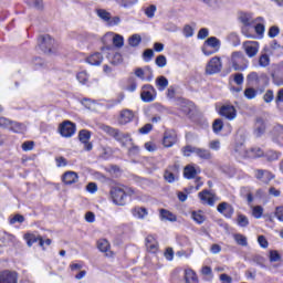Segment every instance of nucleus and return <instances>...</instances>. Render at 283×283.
Returning a JSON list of instances; mask_svg holds the SVG:
<instances>
[{"mask_svg": "<svg viewBox=\"0 0 283 283\" xmlns=\"http://www.w3.org/2000/svg\"><path fill=\"white\" fill-rule=\"evenodd\" d=\"M270 63H271V57H269V55L266 53L262 54L259 57L260 67H269Z\"/></svg>", "mask_w": 283, "mask_h": 283, "instance_id": "nucleus-39", "label": "nucleus"}, {"mask_svg": "<svg viewBox=\"0 0 283 283\" xmlns=\"http://www.w3.org/2000/svg\"><path fill=\"white\" fill-rule=\"evenodd\" d=\"M198 196L203 205H209V207L216 205V195L211 193V191L203 190L199 192Z\"/></svg>", "mask_w": 283, "mask_h": 283, "instance_id": "nucleus-15", "label": "nucleus"}, {"mask_svg": "<svg viewBox=\"0 0 283 283\" xmlns=\"http://www.w3.org/2000/svg\"><path fill=\"white\" fill-rule=\"evenodd\" d=\"M219 280L222 282V283H231L233 282V279L231 276H229L228 274H221L219 276Z\"/></svg>", "mask_w": 283, "mask_h": 283, "instance_id": "nucleus-64", "label": "nucleus"}, {"mask_svg": "<svg viewBox=\"0 0 283 283\" xmlns=\"http://www.w3.org/2000/svg\"><path fill=\"white\" fill-rule=\"evenodd\" d=\"M274 85H277V87L283 86V76L280 75H272Z\"/></svg>", "mask_w": 283, "mask_h": 283, "instance_id": "nucleus-61", "label": "nucleus"}, {"mask_svg": "<svg viewBox=\"0 0 283 283\" xmlns=\"http://www.w3.org/2000/svg\"><path fill=\"white\" fill-rule=\"evenodd\" d=\"M280 260H282V256L277 250L270 251V262H280Z\"/></svg>", "mask_w": 283, "mask_h": 283, "instance_id": "nucleus-49", "label": "nucleus"}, {"mask_svg": "<svg viewBox=\"0 0 283 283\" xmlns=\"http://www.w3.org/2000/svg\"><path fill=\"white\" fill-rule=\"evenodd\" d=\"M97 249H99L102 253H107L109 251V241L101 239L99 241H97Z\"/></svg>", "mask_w": 283, "mask_h": 283, "instance_id": "nucleus-33", "label": "nucleus"}, {"mask_svg": "<svg viewBox=\"0 0 283 283\" xmlns=\"http://www.w3.org/2000/svg\"><path fill=\"white\" fill-rule=\"evenodd\" d=\"M243 50L249 59H253L260 52V43L255 41L243 42Z\"/></svg>", "mask_w": 283, "mask_h": 283, "instance_id": "nucleus-9", "label": "nucleus"}, {"mask_svg": "<svg viewBox=\"0 0 283 283\" xmlns=\"http://www.w3.org/2000/svg\"><path fill=\"white\" fill-rule=\"evenodd\" d=\"M237 224L241 228H247L249 226V217L242 213L237 214Z\"/></svg>", "mask_w": 283, "mask_h": 283, "instance_id": "nucleus-31", "label": "nucleus"}, {"mask_svg": "<svg viewBox=\"0 0 283 283\" xmlns=\"http://www.w3.org/2000/svg\"><path fill=\"white\" fill-rule=\"evenodd\" d=\"M222 71V60H220L219 56L212 57L207 66H206V73L208 74H218V72Z\"/></svg>", "mask_w": 283, "mask_h": 283, "instance_id": "nucleus-8", "label": "nucleus"}, {"mask_svg": "<svg viewBox=\"0 0 283 283\" xmlns=\"http://www.w3.org/2000/svg\"><path fill=\"white\" fill-rule=\"evenodd\" d=\"M263 213H264V208H262V206L252 207V216L256 220H260V218H262Z\"/></svg>", "mask_w": 283, "mask_h": 283, "instance_id": "nucleus-37", "label": "nucleus"}, {"mask_svg": "<svg viewBox=\"0 0 283 283\" xmlns=\"http://www.w3.org/2000/svg\"><path fill=\"white\" fill-rule=\"evenodd\" d=\"M181 151H182V155L186 156V158H189V156H191V154H196V156L198 158H200L201 160H211L213 158L211 150H209L207 148L191 146V145L185 146L181 149Z\"/></svg>", "mask_w": 283, "mask_h": 283, "instance_id": "nucleus-3", "label": "nucleus"}, {"mask_svg": "<svg viewBox=\"0 0 283 283\" xmlns=\"http://www.w3.org/2000/svg\"><path fill=\"white\" fill-rule=\"evenodd\" d=\"M86 63H88L90 65H101V63H103V54L98 52L91 54L86 59Z\"/></svg>", "mask_w": 283, "mask_h": 283, "instance_id": "nucleus-24", "label": "nucleus"}, {"mask_svg": "<svg viewBox=\"0 0 283 283\" xmlns=\"http://www.w3.org/2000/svg\"><path fill=\"white\" fill-rule=\"evenodd\" d=\"M138 0H122L120 6L122 8H132V6H136Z\"/></svg>", "mask_w": 283, "mask_h": 283, "instance_id": "nucleus-54", "label": "nucleus"}, {"mask_svg": "<svg viewBox=\"0 0 283 283\" xmlns=\"http://www.w3.org/2000/svg\"><path fill=\"white\" fill-rule=\"evenodd\" d=\"M228 63L234 72H244V70L249 69V60L242 51L232 52L228 59Z\"/></svg>", "mask_w": 283, "mask_h": 283, "instance_id": "nucleus-1", "label": "nucleus"}, {"mask_svg": "<svg viewBox=\"0 0 283 283\" xmlns=\"http://www.w3.org/2000/svg\"><path fill=\"white\" fill-rule=\"evenodd\" d=\"M134 111L125 108L119 113L118 123L119 125H127L128 123H132V120H134Z\"/></svg>", "mask_w": 283, "mask_h": 283, "instance_id": "nucleus-13", "label": "nucleus"}, {"mask_svg": "<svg viewBox=\"0 0 283 283\" xmlns=\"http://www.w3.org/2000/svg\"><path fill=\"white\" fill-rule=\"evenodd\" d=\"M266 132V123L264 122V118L256 117L254 123V134L255 136L260 137L262 134Z\"/></svg>", "mask_w": 283, "mask_h": 283, "instance_id": "nucleus-18", "label": "nucleus"}, {"mask_svg": "<svg viewBox=\"0 0 283 283\" xmlns=\"http://www.w3.org/2000/svg\"><path fill=\"white\" fill-rule=\"evenodd\" d=\"M10 120H11V119H8V118H6V117H1V116H0V127H1L2 129H8V128L10 127Z\"/></svg>", "mask_w": 283, "mask_h": 283, "instance_id": "nucleus-60", "label": "nucleus"}, {"mask_svg": "<svg viewBox=\"0 0 283 283\" xmlns=\"http://www.w3.org/2000/svg\"><path fill=\"white\" fill-rule=\"evenodd\" d=\"M217 211L224 216V218L231 219L233 218V213H235V209L229 202H221L217 207Z\"/></svg>", "mask_w": 283, "mask_h": 283, "instance_id": "nucleus-11", "label": "nucleus"}, {"mask_svg": "<svg viewBox=\"0 0 283 283\" xmlns=\"http://www.w3.org/2000/svg\"><path fill=\"white\" fill-rule=\"evenodd\" d=\"M171 169H174V167H170L168 169H166L165 174H164V178L167 182H176V175H174V172L171 171Z\"/></svg>", "mask_w": 283, "mask_h": 283, "instance_id": "nucleus-38", "label": "nucleus"}, {"mask_svg": "<svg viewBox=\"0 0 283 283\" xmlns=\"http://www.w3.org/2000/svg\"><path fill=\"white\" fill-rule=\"evenodd\" d=\"M234 241L237 242V244H239L240 247H248L249 242L247 241V237L240 233H237L233 235Z\"/></svg>", "mask_w": 283, "mask_h": 283, "instance_id": "nucleus-36", "label": "nucleus"}, {"mask_svg": "<svg viewBox=\"0 0 283 283\" xmlns=\"http://www.w3.org/2000/svg\"><path fill=\"white\" fill-rule=\"evenodd\" d=\"M59 132L63 138H72L73 134H76V124L65 120L60 125Z\"/></svg>", "mask_w": 283, "mask_h": 283, "instance_id": "nucleus-6", "label": "nucleus"}, {"mask_svg": "<svg viewBox=\"0 0 283 283\" xmlns=\"http://www.w3.org/2000/svg\"><path fill=\"white\" fill-rule=\"evenodd\" d=\"M184 176L188 180H192V178H196V176H198V170L196 169V167L188 165L184 169Z\"/></svg>", "mask_w": 283, "mask_h": 283, "instance_id": "nucleus-25", "label": "nucleus"}, {"mask_svg": "<svg viewBox=\"0 0 283 283\" xmlns=\"http://www.w3.org/2000/svg\"><path fill=\"white\" fill-rule=\"evenodd\" d=\"M277 34H280V27L273 25L269 29L268 36H270V39H275Z\"/></svg>", "mask_w": 283, "mask_h": 283, "instance_id": "nucleus-47", "label": "nucleus"}, {"mask_svg": "<svg viewBox=\"0 0 283 283\" xmlns=\"http://www.w3.org/2000/svg\"><path fill=\"white\" fill-rule=\"evenodd\" d=\"M219 114L228 120H235V117L238 116V111H235V106L226 104L221 106Z\"/></svg>", "mask_w": 283, "mask_h": 283, "instance_id": "nucleus-10", "label": "nucleus"}, {"mask_svg": "<svg viewBox=\"0 0 283 283\" xmlns=\"http://www.w3.org/2000/svg\"><path fill=\"white\" fill-rule=\"evenodd\" d=\"M274 216L280 222H283V206H279L275 208Z\"/></svg>", "mask_w": 283, "mask_h": 283, "instance_id": "nucleus-55", "label": "nucleus"}, {"mask_svg": "<svg viewBox=\"0 0 283 283\" xmlns=\"http://www.w3.org/2000/svg\"><path fill=\"white\" fill-rule=\"evenodd\" d=\"M265 156H266V159L269 160V163H273L274 160H279L280 156H282V154H280L279 151H275V150H269Z\"/></svg>", "mask_w": 283, "mask_h": 283, "instance_id": "nucleus-41", "label": "nucleus"}, {"mask_svg": "<svg viewBox=\"0 0 283 283\" xmlns=\"http://www.w3.org/2000/svg\"><path fill=\"white\" fill-rule=\"evenodd\" d=\"M76 78L80 83H82V85H85V83H87V81H90V75L87 74V72L82 71V72L77 73Z\"/></svg>", "mask_w": 283, "mask_h": 283, "instance_id": "nucleus-45", "label": "nucleus"}, {"mask_svg": "<svg viewBox=\"0 0 283 283\" xmlns=\"http://www.w3.org/2000/svg\"><path fill=\"white\" fill-rule=\"evenodd\" d=\"M134 218H138L139 220H145L146 216L148 214L147 209L146 208H134L132 211Z\"/></svg>", "mask_w": 283, "mask_h": 283, "instance_id": "nucleus-27", "label": "nucleus"}, {"mask_svg": "<svg viewBox=\"0 0 283 283\" xmlns=\"http://www.w3.org/2000/svg\"><path fill=\"white\" fill-rule=\"evenodd\" d=\"M185 282L186 283H199L198 274L192 269L185 270Z\"/></svg>", "mask_w": 283, "mask_h": 283, "instance_id": "nucleus-23", "label": "nucleus"}, {"mask_svg": "<svg viewBox=\"0 0 283 283\" xmlns=\"http://www.w3.org/2000/svg\"><path fill=\"white\" fill-rule=\"evenodd\" d=\"M178 140V135L175 130H167L164 134V147H174Z\"/></svg>", "mask_w": 283, "mask_h": 283, "instance_id": "nucleus-14", "label": "nucleus"}, {"mask_svg": "<svg viewBox=\"0 0 283 283\" xmlns=\"http://www.w3.org/2000/svg\"><path fill=\"white\" fill-rule=\"evenodd\" d=\"M201 274L202 275H208L209 280H213V271L211 270V266H203L201 269Z\"/></svg>", "mask_w": 283, "mask_h": 283, "instance_id": "nucleus-50", "label": "nucleus"}, {"mask_svg": "<svg viewBox=\"0 0 283 283\" xmlns=\"http://www.w3.org/2000/svg\"><path fill=\"white\" fill-rule=\"evenodd\" d=\"M224 127V122H222V119H216L212 124V129L214 132V134H220V132H222Z\"/></svg>", "mask_w": 283, "mask_h": 283, "instance_id": "nucleus-40", "label": "nucleus"}, {"mask_svg": "<svg viewBox=\"0 0 283 283\" xmlns=\"http://www.w3.org/2000/svg\"><path fill=\"white\" fill-rule=\"evenodd\" d=\"M249 158H262L264 156V150L260 147H253L248 151Z\"/></svg>", "mask_w": 283, "mask_h": 283, "instance_id": "nucleus-30", "label": "nucleus"}, {"mask_svg": "<svg viewBox=\"0 0 283 283\" xmlns=\"http://www.w3.org/2000/svg\"><path fill=\"white\" fill-rule=\"evenodd\" d=\"M209 149H212L213 151H218L220 149V140H211L208 144Z\"/></svg>", "mask_w": 283, "mask_h": 283, "instance_id": "nucleus-56", "label": "nucleus"}, {"mask_svg": "<svg viewBox=\"0 0 283 283\" xmlns=\"http://www.w3.org/2000/svg\"><path fill=\"white\" fill-rule=\"evenodd\" d=\"M39 48L44 54H52L56 50V41L50 35H40L38 39Z\"/></svg>", "mask_w": 283, "mask_h": 283, "instance_id": "nucleus-5", "label": "nucleus"}, {"mask_svg": "<svg viewBox=\"0 0 283 283\" xmlns=\"http://www.w3.org/2000/svg\"><path fill=\"white\" fill-rule=\"evenodd\" d=\"M120 23V17H113L111 15L109 20L107 21V25L114 27Z\"/></svg>", "mask_w": 283, "mask_h": 283, "instance_id": "nucleus-58", "label": "nucleus"}, {"mask_svg": "<svg viewBox=\"0 0 283 283\" xmlns=\"http://www.w3.org/2000/svg\"><path fill=\"white\" fill-rule=\"evenodd\" d=\"M27 244L28 247H32V244L39 242V247H43V237L39 235H34V234H28L27 237Z\"/></svg>", "mask_w": 283, "mask_h": 283, "instance_id": "nucleus-26", "label": "nucleus"}, {"mask_svg": "<svg viewBox=\"0 0 283 283\" xmlns=\"http://www.w3.org/2000/svg\"><path fill=\"white\" fill-rule=\"evenodd\" d=\"M62 181L64 185H75V182H78V174L75 171H66L62 176Z\"/></svg>", "mask_w": 283, "mask_h": 283, "instance_id": "nucleus-19", "label": "nucleus"}, {"mask_svg": "<svg viewBox=\"0 0 283 283\" xmlns=\"http://www.w3.org/2000/svg\"><path fill=\"white\" fill-rule=\"evenodd\" d=\"M78 138L84 144L85 151H92L94 146L92 145V143H90V138H92V134L90 133V130H80Z\"/></svg>", "mask_w": 283, "mask_h": 283, "instance_id": "nucleus-12", "label": "nucleus"}, {"mask_svg": "<svg viewBox=\"0 0 283 283\" xmlns=\"http://www.w3.org/2000/svg\"><path fill=\"white\" fill-rule=\"evenodd\" d=\"M154 129V126L151 124H146L142 128H139V134H149Z\"/></svg>", "mask_w": 283, "mask_h": 283, "instance_id": "nucleus-62", "label": "nucleus"}, {"mask_svg": "<svg viewBox=\"0 0 283 283\" xmlns=\"http://www.w3.org/2000/svg\"><path fill=\"white\" fill-rule=\"evenodd\" d=\"M113 44L115 48H123V45H125V39L120 34H115L113 38Z\"/></svg>", "mask_w": 283, "mask_h": 283, "instance_id": "nucleus-43", "label": "nucleus"}, {"mask_svg": "<svg viewBox=\"0 0 283 283\" xmlns=\"http://www.w3.org/2000/svg\"><path fill=\"white\" fill-rule=\"evenodd\" d=\"M255 178L262 182H271L275 176L269 170L258 169L255 170Z\"/></svg>", "mask_w": 283, "mask_h": 283, "instance_id": "nucleus-17", "label": "nucleus"}, {"mask_svg": "<svg viewBox=\"0 0 283 283\" xmlns=\"http://www.w3.org/2000/svg\"><path fill=\"white\" fill-rule=\"evenodd\" d=\"M233 81L237 85H242L244 83V74L242 73H235L233 75Z\"/></svg>", "mask_w": 283, "mask_h": 283, "instance_id": "nucleus-53", "label": "nucleus"}, {"mask_svg": "<svg viewBox=\"0 0 283 283\" xmlns=\"http://www.w3.org/2000/svg\"><path fill=\"white\" fill-rule=\"evenodd\" d=\"M30 8H35V10H41L43 8V0H27Z\"/></svg>", "mask_w": 283, "mask_h": 283, "instance_id": "nucleus-44", "label": "nucleus"}, {"mask_svg": "<svg viewBox=\"0 0 283 283\" xmlns=\"http://www.w3.org/2000/svg\"><path fill=\"white\" fill-rule=\"evenodd\" d=\"M244 96L245 98L251 101L258 96V91H255V88H252V87L245 88Z\"/></svg>", "mask_w": 283, "mask_h": 283, "instance_id": "nucleus-46", "label": "nucleus"}, {"mask_svg": "<svg viewBox=\"0 0 283 283\" xmlns=\"http://www.w3.org/2000/svg\"><path fill=\"white\" fill-rule=\"evenodd\" d=\"M102 129L109 136H113V138L117 139L118 143L122 144V147H129L134 143L129 134L120 133L116 128H112L111 126H102Z\"/></svg>", "mask_w": 283, "mask_h": 283, "instance_id": "nucleus-4", "label": "nucleus"}, {"mask_svg": "<svg viewBox=\"0 0 283 283\" xmlns=\"http://www.w3.org/2000/svg\"><path fill=\"white\" fill-rule=\"evenodd\" d=\"M156 65L158 67H165L167 65V57L165 55H159L156 57Z\"/></svg>", "mask_w": 283, "mask_h": 283, "instance_id": "nucleus-52", "label": "nucleus"}, {"mask_svg": "<svg viewBox=\"0 0 283 283\" xmlns=\"http://www.w3.org/2000/svg\"><path fill=\"white\" fill-rule=\"evenodd\" d=\"M159 216L161 220H166L168 222H176L178 220V217L167 209H160Z\"/></svg>", "mask_w": 283, "mask_h": 283, "instance_id": "nucleus-22", "label": "nucleus"}, {"mask_svg": "<svg viewBox=\"0 0 283 283\" xmlns=\"http://www.w3.org/2000/svg\"><path fill=\"white\" fill-rule=\"evenodd\" d=\"M274 95H273V91H266V93L263 95V101L265 103H271L273 102Z\"/></svg>", "mask_w": 283, "mask_h": 283, "instance_id": "nucleus-59", "label": "nucleus"}, {"mask_svg": "<svg viewBox=\"0 0 283 283\" xmlns=\"http://www.w3.org/2000/svg\"><path fill=\"white\" fill-rule=\"evenodd\" d=\"M182 32H184V35L186 36V39L193 36V28H191V25H189V24H186L184 27Z\"/></svg>", "mask_w": 283, "mask_h": 283, "instance_id": "nucleus-51", "label": "nucleus"}, {"mask_svg": "<svg viewBox=\"0 0 283 283\" xmlns=\"http://www.w3.org/2000/svg\"><path fill=\"white\" fill-rule=\"evenodd\" d=\"M140 41H143V38L140 36V34H133L128 39V43L130 48H138V45H140Z\"/></svg>", "mask_w": 283, "mask_h": 283, "instance_id": "nucleus-32", "label": "nucleus"}, {"mask_svg": "<svg viewBox=\"0 0 283 283\" xmlns=\"http://www.w3.org/2000/svg\"><path fill=\"white\" fill-rule=\"evenodd\" d=\"M207 36H209V29L207 28L201 29L197 35V38L201 40L207 39Z\"/></svg>", "mask_w": 283, "mask_h": 283, "instance_id": "nucleus-63", "label": "nucleus"}, {"mask_svg": "<svg viewBox=\"0 0 283 283\" xmlns=\"http://www.w3.org/2000/svg\"><path fill=\"white\" fill-rule=\"evenodd\" d=\"M156 4H150L148 6L145 10H144V13L146 14V17L148 19H154L155 14H156Z\"/></svg>", "mask_w": 283, "mask_h": 283, "instance_id": "nucleus-42", "label": "nucleus"}, {"mask_svg": "<svg viewBox=\"0 0 283 283\" xmlns=\"http://www.w3.org/2000/svg\"><path fill=\"white\" fill-rule=\"evenodd\" d=\"M191 218L193 221L197 222V224H202V222H205V220H206L202 211H192Z\"/></svg>", "mask_w": 283, "mask_h": 283, "instance_id": "nucleus-35", "label": "nucleus"}, {"mask_svg": "<svg viewBox=\"0 0 283 283\" xmlns=\"http://www.w3.org/2000/svg\"><path fill=\"white\" fill-rule=\"evenodd\" d=\"M140 98L144 103H151L156 98V90L150 84L142 87Z\"/></svg>", "mask_w": 283, "mask_h": 283, "instance_id": "nucleus-7", "label": "nucleus"}, {"mask_svg": "<svg viewBox=\"0 0 283 283\" xmlns=\"http://www.w3.org/2000/svg\"><path fill=\"white\" fill-rule=\"evenodd\" d=\"M23 151H32L34 149V142H24L22 144Z\"/></svg>", "mask_w": 283, "mask_h": 283, "instance_id": "nucleus-57", "label": "nucleus"}, {"mask_svg": "<svg viewBox=\"0 0 283 283\" xmlns=\"http://www.w3.org/2000/svg\"><path fill=\"white\" fill-rule=\"evenodd\" d=\"M112 200L119 207H125L127 196H134V189L126 186H117L111 189Z\"/></svg>", "mask_w": 283, "mask_h": 283, "instance_id": "nucleus-2", "label": "nucleus"}, {"mask_svg": "<svg viewBox=\"0 0 283 283\" xmlns=\"http://www.w3.org/2000/svg\"><path fill=\"white\" fill-rule=\"evenodd\" d=\"M10 132H13L14 134H23L25 132V124L10 120L9 127L7 128Z\"/></svg>", "mask_w": 283, "mask_h": 283, "instance_id": "nucleus-21", "label": "nucleus"}, {"mask_svg": "<svg viewBox=\"0 0 283 283\" xmlns=\"http://www.w3.org/2000/svg\"><path fill=\"white\" fill-rule=\"evenodd\" d=\"M17 272L3 271L0 273V283H18Z\"/></svg>", "mask_w": 283, "mask_h": 283, "instance_id": "nucleus-16", "label": "nucleus"}, {"mask_svg": "<svg viewBox=\"0 0 283 283\" xmlns=\"http://www.w3.org/2000/svg\"><path fill=\"white\" fill-rule=\"evenodd\" d=\"M146 249L147 251H149V253L158 252V241H156V238H154V235H148L146 238Z\"/></svg>", "mask_w": 283, "mask_h": 283, "instance_id": "nucleus-20", "label": "nucleus"}, {"mask_svg": "<svg viewBox=\"0 0 283 283\" xmlns=\"http://www.w3.org/2000/svg\"><path fill=\"white\" fill-rule=\"evenodd\" d=\"M240 20L243 23V25H251V23H253V18L251 17V14L243 13L240 17Z\"/></svg>", "mask_w": 283, "mask_h": 283, "instance_id": "nucleus-48", "label": "nucleus"}, {"mask_svg": "<svg viewBox=\"0 0 283 283\" xmlns=\"http://www.w3.org/2000/svg\"><path fill=\"white\" fill-rule=\"evenodd\" d=\"M156 85L160 92H165V90H167V86L169 85V81L165 76H159L156 80Z\"/></svg>", "mask_w": 283, "mask_h": 283, "instance_id": "nucleus-29", "label": "nucleus"}, {"mask_svg": "<svg viewBox=\"0 0 283 283\" xmlns=\"http://www.w3.org/2000/svg\"><path fill=\"white\" fill-rule=\"evenodd\" d=\"M96 14H97V17H99V19H102V21H105L106 23L109 21L111 17H112V13H109L105 9H97Z\"/></svg>", "mask_w": 283, "mask_h": 283, "instance_id": "nucleus-34", "label": "nucleus"}, {"mask_svg": "<svg viewBox=\"0 0 283 283\" xmlns=\"http://www.w3.org/2000/svg\"><path fill=\"white\" fill-rule=\"evenodd\" d=\"M205 44L208 45L209 48H213V50H216V52H218V50H220V40H218V38H216V36L208 38L206 40Z\"/></svg>", "mask_w": 283, "mask_h": 283, "instance_id": "nucleus-28", "label": "nucleus"}]
</instances>
